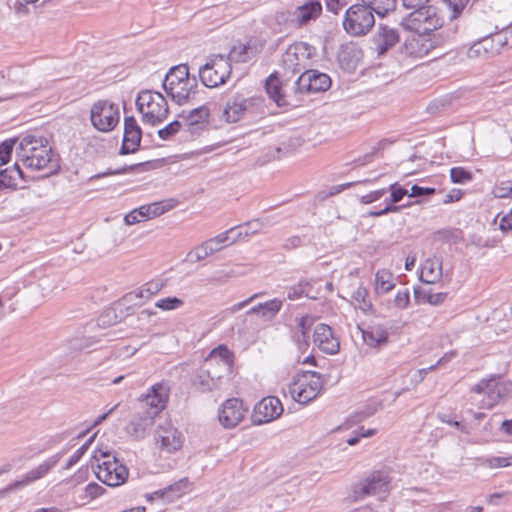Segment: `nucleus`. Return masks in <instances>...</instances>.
Listing matches in <instances>:
<instances>
[{
  "label": "nucleus",
  "instance_id": "obj_58",
  "mask_svg": "<svg viewBox=\"0 0 512 512\" xmlns=\"http://www.w3.org/2000/svg\"><path fill=\"white\" fill-rule=\"evenodd\" d=\"M436 192L435 188L432 187H422L417 184L411 187V192L409 193L410 197H423L433 195Z\"/></svg>",
  "mask_w": 512,
  "mask_h": 512
},
{
  "label": "nucleus",
  "instance_id": "obj_39",
  "mask_svg": "<svg viewBox=\"0 0 512 512\" xmlns=\"http://www.w3.org/2000/svg\"><path fill=\"white\" fill-rule=\"evenodd\" d=\"M209 117V109L205 106H201L190 111L188 116L185 118V125L190 129L195 126L204 125Z\"/></svg>",
  "mask_w": 512,
  "mask_h": 512
},
{
  "label": "nucleus",
  "instance_id": "obj_29",
  "mask_svg": "<svg viewBox=\"0 0 512 512\" xmlns=\"http://www.w3.org/2000/svg\"><path fill=\"white\" fill-rule=\"evenodd\" d=\"M249 105V99L243 97L242 95H236L227 102V105L223 111V116L227 122L235 123L241 118Z\"/></svg>",
  "mask_w": 512,
  "mask_h": 512
},
{
  "label": "nucleus",
  "instance_id": "obj_38",
  "mask_svg": "<svg viewBox=\"0 0 512 512\" xmlns=\"http://www.w3.org/2000/svg\"><path fill=\"white\" fill-rule=\"evenodd\" d=\"M141 138L142 132H124L119 153L121 155H127L136 152L140 146Z\"/></svg>",
  "mask_w": 512,
  "mask_h": 512
},
{
  "label": "nucleus",
  "instance_id": "obj_43",
  "mask_svg": "<svg viewBox=\"0 0 512 512\" xmlns=\"http://www.w3.org/2000/svg\"><path fill=\"white\" fill-rule=\"evenodd\" d=\"M20 139H21V137L11 138V139L5 140L4 142H2L0 144V161H1L0 166H2L3 164H6L9 161L10 156L13 151V148L16 144L18 145Z\"/></svg>",
  "mask_w": 512,
  "mask_h": 512
},
{
  "label": "nucleus",
  "instance_id": "obj_57",
  "mask_svg": "<svg viewBox=\"0 0 512 512\" xmlns=\"http://www.w3.org/2000/svg\"><path fill=\"white\" fill-rule=\"evenodd\" d=\"M308 285L307 282H300L298 285L290 287L287 292V298L290 300H297L305 294V287Z\"/></svg>",
  "mask_w": 512,
  "mask_h": 512
},
{
  "label": "nucleus",
  "instance_id": "obj_19",
  "mask_svg": "<svg viewBox=\"0 0 512 512\" xmlns=\"http://www.w3.org/2000/svg\"><path fill=\"white\" fill-rule=\"evenodd\" d=\"M283 410L282 403L277 397H265L254 407L255 422L259 424L270 422L280 417Z\"/></svg>",
  "mask_w": 512,
  "mask_h": 512
},
{
  "label": "nucleus",
  "instance_id": "obj_5",
  "mask_svg": "<svg viewBox=\"0 0 512 512\" xmlns=\"http://www.w3.org/2000/svg\"><path fill=\"white\" fill-rule=\"evenodd\" d=\"M137 110L142 114L145 124L156 126L162 123L168 115V104L164 96L156 91H141L136 99Z\"/></svg>",
  "mask_w": 512,
  "mask_h": 512
},
{
  "label": "nucleus",
  "instance_id": "obj_28",
  "mask_svg": "<svg viewBox=\"0 0 512 512\" xmlns=\"http://www.w3.org/2000/svg\"><path fill=\"white\" fill-rule=\"evenodd\" d=\"M284 300H280L278 298L271 299L269 301L259 303L252 308H250L244 315V317H248L251 314H257L262 319L266 321L273 320L276 315L282 309Z\"/></svg>",
  "mask_w": 512,
  "mask_h": 512
},
{
  "label": "nucleus",
  "instance_id": "obj_48",
  "mask_svg": "<svg viewBox=\"0 0 512 512\" xmlns=\"http://www.w3.org/2000/svg\"><path fill=\"white\" fill-rule=\"evenodd\" d=\"M94 437L92 436L90 439H88L80 448H78L68 459L66 465L64 466V469H70L72 466H74L79 460L82 458V456L86 453L89 446L91 445Z\"/></svg>",
  "mask_w": 512,
  "mask_h": 512
},
{
  "label": "nucleus",
  "instance_id": "obj_32",
  "mask_svg": "<svg viewBox=\"0 0 512 512\" xmlns=\"http://www.w3.org/2000/svg\"><path fill=\"white\" fill-rule=\"evenodd\" d=\"M18 178H24L23 172L20 169L18 162H16L10 168H0V190L6 188H16L18 185Z\"/></svg>",
  "mask_w": 512,
  "mask_h": 512
},
{
  "label": "nucleus",
  "instance_id": "obj_47",
  "mask_svg": "<svg viewBox=\"0 0 512 512\" xmlns=\"http://www.w3.org/2000/svg\"><path fill=\"white\" fill-rule=\"evenodd\" d=\"M184 304L183 300L178 297H167L159 299L155 306L165 311L175 310Z\"/></svg>",
  "mask_w": 512,
  "mask_h": 512
},
{
  "label": "nucleus",
  "instance_id": "obj_55",
  "mask_svg": "<svg viewBox=\"0 0 512 512\" xmlns=\"http://www.w3.org/2000/svg\"><path fill=\"white\" fill-rule=\"evenodd\" d=\"M486 465L489 468H501L512 465V457H492L486 460Z\"/></svg>",
  "mask_w": 512,
  "mask_h": 512
},
{
  "label": "nucleus",
  "instance_id": "obj_26",
  "mask_svg": "<svg viewBox=\"0 0 512 512\" xmlns=\"http://www.w3.org/2000/svg\"><path fill=\"white\" fill-rule=\"evenodd\" d=\"M362 57L361 49L353 42L340 46L337 59L342 69L353 71Z\"/></svg>",
  "mask_w": 512,
  "mask_h": 512
},
{
  "label": "nucleus",
  "instance_id": "obj_20",
  "mask_svg": "<svg viewBox=\"0 0 512 512\" xmlns=\"http://www.w3.org/2000/svg\"><path fill=\"white\" fill-rule=\"evenodd\" d=\"M61 458V454H55L39 464L34 469L28 471L21 480H17L11 484H9L5 491H12L15 489H19L21 487H24L42 477H44L53 467L56 466V464L59 462Z\"/></svg>",
  "mask_w": 512,
  "mask_h": 512
},
{
  "label": "nucleus",
  "instance_id": "obj_31",
  "mask_svg": "<svg viewBox=\"0 0 512 512\" xmlns=\"http://www.w3.org/2000/svg\"><path fill=\"white\" fill-rule=\"evenodd\" d=\"M266 91L269 97L279 106L288 105L285 95L282 93V83L279 82L277 73L271 74L265 83Z\"/></svg>",
  "mask_w": 512,
  "mask_h": 512
},
{
  "label": "nucleus",
  "instance_id": "obj_49",
  "mask_svg": "<svg viewBox=\"0 0 512 512\" xmlns=\"http://www.w3.org/2000/svg\"><path fill=\"white\" fill-rule=\"evenodd\" d=\"M386 189L387 191H391L390 201L387 199L385 200L387 204L393 205L394 203H398L403 199L404 196L409 195L408 190L398 185V183L391 184L389 188Z\"/></svg>",
  "mask_w": 512,
  "mask_h": 512
},
{
  "label": "nucleus",
  "instance_id": "obj_15",
  "mask_svg": "<svg viewBox=\"0 0 512 512\" xmlns=\"http://www.w3.org/2000/svg\"><path fill=\"white\" fill-rule=\"evenodd\" d=\"M248 407L238 398L227 399L219 409L220 424L227 429L236 427L246 416Z\"/></svg>",
  "mask_w": 512,
  "mask_h": 512
},
{
  "label": "nucleus",
  "instance_id": "obj_10",
  "mask_svg": "<svg viewBox=\"0 0 512 512\" xmlns=\"http://www.w3.org/2000/svg\"><path fill=\"white\" fill-rule=\"evenodd\" d=\"M390 481L391 479L386 472L374 471L352 486L353 496L355 499H362L373 495L384 499L389 493Z\"/></svg>",
  "mask_w": 512,
  "mask_h": 512
},
{
  "label": "nucleus",
  "instance_id": "obj_23",
  "mask_svg": "<svg viewBox=\"0 0 512 512\" xmlns=\"http://www.w3.org/2000/svg\"><path fill=\"white\" fill-rule=\"evenodd\" d=\"M155 439L160 450L167 453H172L182 446L180 433L170 423L166 426H158Z\"/></svg>",
  "mask_w": 512,
  "mask_h": 512
},
{
  "label": "nucleus",
  "instance_id": "obj_1",
  "mask_svg": "<svg viewBox=\"0 0 512 512\" xmlns=\"http://www.w3.org/2000/svg\"><path fill=\"white\" fill-rule=\"evenodd\" d=\"M396 0H371L351 5L345 13L343 27L353 36L366 35L375 24L374 13L385 16L394 9Z\"/></svg>",
  "mask_w": 512,
  "mask_h": 512
},
{
  "label": "nucleus",
  "instance_id": "obj_60",
  "mask_svg": "<svg viewBox=\"0 0 512 512\" xmlns=\"http://www.w3.org/2000/svg\"><path fill=\"white\" fill-rule=\"evenodd\" d=\"M387 192V189L386 188H382V189H379V190H375V191H372L366 195H363L361 198H360V202L363 203V204H370V203H373L377 200H379L384 194H386Z\"/></svg>",
  "mask_w": 512,
  "mask_h": 512
},
{
  "label": "nucleus",
  "instance_id": "obj_37",
  "mask_svg": "<svg viewBox=\"0 0 512 512\" xmlns=\"http://www.w3.org/2000/svg\"><path fill=\"white\" fill-rule=\"evenodd\" d=\"M395 286L394 276L388 270H379L375 275V291L378 294H385Z\"/></svg>",
  "mask_w": 512,
  "mask_h": 512
},
{
  "label": "nucleus",
  "instance_id": "obj_18",
  "mask_svg": "<svg viewBox=\"0 0 512 512\" xmlns=\"http://www.w3.org/2000/svg\"><path fill=\"white\" fill-rule=\"evenodd\" d=\"M400 40L398 30L388 25L380 24L372 37L373 50L382 56Z\"/></svg>",
  "mask_w": 512,
  "mask_h": 512
},
{
  "label": "nucleus",
  "instance_id": "obj_3",
  "mask_svg": "<svg viewBox=\"0 0 512 512\" xmlns=\"http://www.w3.org/2000/svg\"><path fill=\"white\" fill-rule=\"evenodd\" d=\"M162 86L173 102L184 105L193 100L198 93V81L195 76H190L186 64H180L170 68L166 74Z\"/></svg>",
  "mask_w": 512,
  "mask_h": 512
},
{
  "label": "nucleus",
  "instance_id": "obj_4",
  "mask_svg": "<svg viewBox=\"0 0 512 512\" xmlns=\"http://www.w3.org/2000/svg\"><path fill=\"white\" fill-rule=\"evenodd\" d=\"M96 463V477L110 487H117L125 483L128 478V468L120 462L109 450L99 449L94 452L91 465Z\"/></svg>",
  "mask_w": 512,
  "mask_h": 512
},
{
  "label": "nucleus",
  "instance_id": "obj_22",
  "mask_svg": "<svg viewBox=\"0 0 512 512\" xmlns=\"http://www.w3.org/2000/svg\"><path fill=\"white\" fill-rule=\"evenodd\" d=\"M417 34L407 38L401 48V53L408 57L422 58L434 49V42L426 36Z\"/></svg>",
  "mask_w": 512,
  "mask_h": 512
},
{
  "label": "nucleus",
  "instance_id": "obj_12",
  "mask_svg": "<svg viewBox=\"0 0 512 512\" xmlns=\"http://www.w3.org/2000/svg\"><path fill=\"white\" fill-rule=\"evenodd\" d=\"M225 375V364L204 360L193 380V386L202 393L220 389Z\"/></svg>",
  "mask_w": 512,
  "mask_h": 512
},
{
  "label": "nucleus",
  "instance_id": "obj_21",
  "mask_svg": "<svg viewBox=\"0 0 512 512\" xmlns=\"http://www.w3.org/2000/svg\"><path fill=\"white\" fill-rule=\"evenodd\" d=\"M314 343L324 353L333 355L338 353L340 343L334 336L332 328L324 323L318 324L314 329Z\"/></svg>",
  "mask_w": 512,
  "mask_h": 512
},
{
  "label": "nucleus",
  "instance_id": "obj_33",
  "mask_svg": "<svg viewBox=\"0 0 512 512\" xmlns=\"http://www.w3.org/2000/svg\"><path fill=\"white\" fill-rule=\"evenodd\" d=\"M220 251L219 247L215 242L210 238L200 245L195 247L188 253V258L191 263H196L201 260L206 259L208 256L213 255L214 253Z\"/></svg>",
  "mask_w": 512,
  "mask_h": 512
},
{
  "label": "nucleus",
  "instance_id": "obj_24",
  "mask_svg": "<svg viewBox=\"0 0 512 512\" xmlns=\"http://www.w3.org/2000/svg\"><path fill=\"white\" fill-rule=\"evenodd\" d=\"M155 419V416L143 409L132 417L125 430L129 436L136 440L144 439L154 425Z\"/></svg>",
  "mask_w": 512,
  "mask_h": 512
},
{
  "label": "nucleus",
  "instance_id": "obj_7",
  "mask_svg": "<svg viewBox=\"0 0 512 512\" xmlns=\"http://www.w3.org/2000/svg\"><path fill=\"white\" fill-rule=\"evenodd\" d=\"M313 51L314 48L305 42H297L290 45L281 58L283 76L301 74L303 71H306L310 66Z\"/></svg>",
  "mask_w": 512,
  "mask_h": 512
},
{
  "label": "nucleus",
  "instance_id": "obj_44",
  "mask_svg": "<svg viewBox=\"0 0 512 512\" xmlns=\"http://www.w3.org/2000/svg\"><path fill=\"white\" fill-rule=\"evenodd\" d=\"M263 225H264L263 221L256 219V220L249 221V222L245 223L244 225L238 226L237 228H248L249 232L239 231L235 236H233L231 243H235L242 236H249V235H253V234L259 232L262 229Z\"/></svg>",
  "mask_w": 512,
  "mask_h": 512
},
{
  "label": "nucleus",
  "instance_id": "obj_61",
  "mask_svg": "<svg viewBox=\"0 0 512 512\" xmlns=\"http://www.w3.org/2000/svg\"><path fill=\"white\" fill-rule=\"evenodd\" d=\"M380 406H381L380 403H377L374 406L368 405L367 407H365L363 410L359 411L354 416V421L360 422V421L372 416L373 414H375V412L378 410V407H380Z\"/></svg>",
  "mask_w": 512,
  "mask_h": 512
},
{
  "label": "nucleus",
  "instance_id": "obj_13",
  "mask_svg": "<svg viewBox=\"0 0 512 512\" xmlns=\"http://www.w3.org/2000/svg\"><path fill=\"white\" fill-rule=\"evenodd\" d=\"M471 391L477 394L485 393L487 395V408H492L502 400L510 397L512 394V382L502 381L499 377L482 379L471 388Z\"/></svg>",
  "mask_w": 512,
  "mask_h": 512
},
{
  "label": "nucleus",
  "instance_id": "obj_62",
  "mask_svg": "<svg viewBox=\"0 0 512 512\" xmlns=\"http://www.w3.org/2000/svg\"><path fill=\"white\" fill-rule=\"evenodd\" d=\"M379 149H380L379 145L378 146H374L370 152H368L365 155L360 156L359 158L355 159L354 163L357 166H365L366 164L371 163L372 160H373V157L379 151Z\"/></svg>",
  "mask_w": 512,
  "mask_h": 512
},
{
  "label": "nucleus",
  "instance_id": "obj_54",
  "mask_svg": "<svg viewBox=\"0 0 512 512\" xmlns=\"http://www.w3.org/2000/svg\"><path fill=\"white\" fill-rule=\"evenodd\" d=\"M84 491L86 497L93 500L102 496L106 492V489L96 482H91L85 487Z\"/></svg>",
  "mask_w": 512,
  "mask_h": 512
},
{
  "label": "nucleus",
  "instance_id": "obj_2",
  "mask_svg": "<svg viewBox=\"0 0 512 512\" xmlns=\"http://www.w3.org/2000/svg\"><path fill=\"white\" fill-rule=\"evenodd\" d=\"M17 162L33 170H42L51 165V172L58 166L53 163V151L48 140L37 134H26L16 146Z\"/></svg>",
  "mask_w": 512,
  "mask_h": 512
},
{
  "label": "nucleus",
  "instance_id": "obj_64",
  "mask_svg": "<svg viewBox=\"0 0 512 512\" xmlns=\"http://www.w3.org/2000/svg\"><path fill=\"white\" fill-rule=\"evenodd\" d=\"M426 300L431 305H439L444 302L447 297V293L439 292V293H426Z\"/></svg>",
  "mask_w": 512,
  "mask_h": 512
},
{
  "label": "nucleus",
  "instance_id": "obj_8",
  "mask_svg": "<svg viewBox=\"0 0 512 512\" xmlns=\"http://www.w3.org/2000/svg\"><path fill=\"white\" fill-rule=\"evenodd\" d=\"M322 388L321 375L314 371H306L289 385V392L296 402L307 404L320 394Z\"/></svg>",
  "mask_w": 512,
  "mask_h": 512
},
{
  "label": "nucleus",
  "instance_id": "obj_30",
  "mask_svg": "<svg viewBox=\"0 0 512 512\" xmlns=\"http://www.w3.org/2000/svg\"><path fill=\"white\" fill-rule=\"evenodd\" d=\"M442 278V262L438 258L425 260L421 267L420 280L423 283L434 284Z\"/></svg>",
  "mask_w": 512,
  "mask_h": 512
},
{
  "label": "nucleus",
  "instance_id": "obj_9",
  "mask_svg": "<svg viewBox=\"0 0 512 512\" xmlns=\"http://www.w3.org/2000/svg\"><path fill=\"white\" fill-rule=\"evenodd\" d=\"M231 72L229 59L219 54L213 56L199 69V77L204 86L214 88L226 83Z\"/></svg>",
  "mask_w": 512,
  "mask_h": 512
},
{
  "label": "nucleus",
  "instance_id": "obj_16",
  "mask_svg": "<svg viewBox=\"0 0 512 512\" xmlns=\"http://www.w3.org/2000/svg\"><path fill=\"white\" fill-rule=\"evenodd\" d=\"M168 397L169 388L166 384L162 382L154 384L142 399L144 411L157 417L165 408Z\"/></svg>",
  "mask_w": 512,
  "mask_h": 512
},
{
  "label": "nucleus",
  "instance_id": "obj_27",
  "mask_svg": "<svg viewBox=\"0 0 512 512\" xmlns=\"http://www.w3.org/2000/svg\"><path fill=\"white\" fill-rule=\"evenodd\" d=\"M362 337L369 347L380 349L388 344L389 332L384 325L376 324L362 330Z\"/></svg>",
  "mask_w": 512,
  "mask_h": 512
},
{
  "label": "nucleus",
  "instance_id": "obj_17",
  "mask_svg": "<svg viewBox=\"0 0 512 512\" xmlns=\"http://www.w3.org/2000/svg\"><path fill=\"white\" fill-rule=\"evenodd\" d=\"M322 14L321 0H307L302 5L297 6L291 14V23L295 27H303L311 21H315Z\"/></svg>",
  "mask_w": 512,
  "mask_h": 512
},
{
  "label": "nucleus",
  "instance_id": "obj_11",
  "mask_svg": "<svg viewBox=\"0 0 512 512\" xmlns=\"http://www.w3.org/2000/svg\"><path fill=\"white\" fill-rule=\"evenodd\" d=\"M90 119L97 130L112 131L120 120L119 107L109 100H98L91 107Z\"/></svg>",
  "mask_w": 512,
  "mask_h": 512
},
{
  "label": "nucleus",
  "instance_id": "obj_14",
  "mask_svg": "<svg viewBox=\"0 0 512 512\" xmlns=\"http://www.w3.org/2000/svg\"><path fill=\"white\" fill-rule=\"evenodd\" d=\"M331 86L330 77L318 70L307 69L303 71L293 84L296 95L304 93H317L328 90Z\"/></svg>",
  "mask_w": 512,
  "mask_h": 512
},
{
  "label": "nucleus",
  "instance_id": "obj_34",
  "mask_svg": "<svg viewBox=\"0 0 512 512\" xmlns=\"http://www.w3.org/2000/svg\"><path fill=\"white\" fill-rule=\"evenodd\" d=\"M481 43L483 45L484 51L487 54V57L495 56L501 52L502 48L507 47L506 36L500 32L483 38Z\"/></svg>",
  "mask_w": 512,
  "mask_h": 512
},
{
  "label": "nucleus",
  "instance_id": "obj_6",
  "mask_svg": "<svg viewBox=\"0 0 512 512\" xmlns=\"http://www.w3.org/2000/svg\"><path fill=\"white\" fill-rule=\"evenodd\" d=\"M413 11L402 19V26L417 34H429L441 27L442 19L438 16L437 8L426 5L412 8Z\"/></svg>",
  "mask_w": 512,
  "mask_h": 512
},
{
  "label": "nucleus",
  "instance_id": "obj_36",
  "mask_svg": "<svg viewBox=\"0 0 512 512\" xmlns=\"http://www.w3.org/2000/svg\"><path fill=\"white\" fill-rule=\"evenodd\" d=\"M205 360H210L214 364H225V373L233 364V353L225 345H219L214 348Z\"/></svg>",
  "mask_w": 512,
  "mask_h": 512
},
{
  "label": "nucleus",
  "instance_id": "obj_50",
  "mask_svg": "<svg viewBox=\"0 0 512 512\" xmlns=\"http://www.w3.org/2000/svg\"><path fill=\"white\" fill-rule=\"evenodd\" d=\"M493 194L496 198L512 197V181L506 180L497 183L493 188Z\"/></svg>",
  "mask_w": 512,
  "mask_h": 512
},
{
  "label": "nucleus",
  "instance_id": "obj_59",
  "mask_svg": "<svg viewBox=\"0 0 512 512\" xmlns=\"http://www.w3.org/2000/svg\"><path fill=\"white\" fill-rule=\"evenodd\" d=\"M410 295L408 290L398 291L394 298L395 306L400 309H405L409 305Z\"/></svg>",
  "mask_w": 512,
  "mask_h": 512
},
{
  "label": "nucleus",
  "instance_id": "obj_63",
  "mask_svg": "<svg viewBox=\"0 0 512 512\" xmlns=\"http://www.w3.org/2000/svg\"><path fill=\"white\" fill-rule=\"evenodd\" d=\"M328 11L337 14L349 2L347 0H324Z\"/></svg>",
  "mask_w": 512,
  "mask_h": 512
},
{
  "label": "nucleus",
  "instance_id": "obj_25",
  "mask_svg": "<svg viewBox=\"0 0 512 512\" xmlns=\"http://www.w3.org/2000/svg\"><path fill=\"white\" fill-rule=\"evenodd\" d=\"M165 211L166 209L161 202H154L132 210L125 216L124 221L127 225H133L160 216Z\"/></svg>",
  "mask_w": 512,
  "mask_h": 512
},
{
  "label": "nucleus",
  "instance_id": "obj_45",
  "mask_svg": "<svg viewBox=\"0 0 512 512\" xmlns=\"http://www.w3.org/2000/svg\"><path fill=\"white\" fill-rule=\"evenodd\" d=\"M369 293L366 288L358 287L353 293V300L359 305V308L363 311H367L372 307L370 300L368 299Z\"/></svg>",
  "mask_w": 512,
  "mask_h": 512
},
{
  "label": "nucleus",
  "instance_id": "obj_35",
  "mask_svg": "<svg viewBox=\"0 0 512 512\" xmlns=\"http://www.w3.org/2000/svg\"><path fill=\"white\" fill-rule=\"evenodd\" d=\"M6 79L7 82L17 85L24 86L30 85L33 86L31 81V75L28 70L23 66H13L6 69Z\"/></svg>",
  "mask_w": 512,
  "mask_h": 512
},
{
  "label": "nucleus",
  "instance_id": "obj_40",
  "mask_svg": "<svg viewBox=\"0 0 512 512\" xmlns=\"http://www.w3.org/2000/svg\"><path fill=\"white\" fill-rule=\"evenodd\" d=\"M187 484H188L187 478L181 479L180 481H178L172 485H169L168 487H166L164 489H160V490L153 492L148 497V500L164 498L169 492H176L177 493L176 496L178 497L181 495L182 487L186 486Z\"/></svg>",
  "mask_w": 512,
  "mask_h": 512
},
{
  "label": "nucleus",
  "instance_id": "obj_46",
  "mask_svg": "<svg viewBox=\"0 0 512 512\" xmlns=\"http://www.w3.org/2000/svg\"><path fill=\"white\" fill-rule=\"evenodd\" d=\"M450 178L453 183L464 184L472 179V173L463 167H453Z\"/></svg>",
  "mask_w": 512,
  "mask_h": 512
},
{
  "label": "nucleus",
  "instance_id": "obj_51",
  "mask_svg": "<svg viewBox=\"0 0 512 512\" xmlns=\"http://www.w3.org/2000/svg\"><path fill=\"white\" fill-rule=\"evenodd\" d=\"M181 125H182L181 122H179L177 120L172 121L171 123H169L164 128H162L158 131V136L162 140H168L180 130Z\"/></svg>",
  "mask_w": 512,
  "mask_h": 512
},
{
  "label": "nucleus",
  "instance_id": "obj_56",
  "mask_svg": "<svg viewBox=\"0 0 512 512\" xmlns=\"http://www.w3.org/2000/svg\"><path fill=\"white\" fill-rule=\"evenodd\" d=\"M467 57L470 59L475 58H487V54L484 51L483 45L480 41L475 42L473 45H471L467 50Z\"/></svg>",
  "mask_w": 512,
  "mask_h": 512
},
{
  "label": "nucleus",
  "instance_id": "obj_52",
  "mask_svg": "<svg viewBox=\"0 0 512 512\" xmlns=\"http://www.w3.org/2000/svg\"><path fill=\"white\" fill-rule=\"evenodd\" d=\"M236 229H237V227H232V228L228 229L227 231L220 233L211 239L215 242V244L218 245L219 249L222 250L227 245V243L232 244L231 241H232L233 237L231 238L230 235H232Z\"/></svg>",
  "mask_w": 512,
  "mask_h": 512
},
{
  "label": "nucleus",
  "instance_id": "obj_41",
  "mask_svg": "<svg viewBox=\"0 0 512 512\" xmlns=\"http://www.w3.org/2000/svg\"><path fill=\"white\" fill-rule=\"evenodd\" d=\"M164 284L161 280H152L144 284L138 291L137 296L149 299L151 296L160 292Z\"/></svg>",
  "mask_w": 512,
  "mask_h": 512
},
{
  "label": "nucleus",
  "instance_id": "obj_42",
  "mask_svg": "<svg viewBox=\"0 0 512 512\" xmlns=\"http://www.w3.org/2000/svg\"><path fill=\"white\" fill-rule=\"evenodd\" d=\"M250 48L246 45L234 46L229 55L226 57L229 59V63L234 62H247L251 57L249 55Z\"/></svg>",
  "mask_w": 512,
  "mask_h": 512
},
{
  "label": "nucleus",
  "instance_id": "obj_53",
  "mask_svg": "<svg viewBox=\"0 0 512 512\" xmlns=\"http://www.w3.org/2000/svg\"><path fill=\"white\" fill-rule=\"evenodd\" d=\"M141 164H134V165H130V166H123L121 168H118V169H115V170H111V169H108L107 171L105 172H102V173H98V174H95L93 176L90 177V180H93V179H100L102 177H105V176H110V175H118V174H123V173H126L128 171H134L138 166H140Z\"/></svg>",
  "mask_w": 512,
  "mask_h": 512
}]
</instances>
